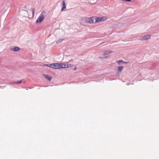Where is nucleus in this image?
Segmentation results:
<instances>
[{"label": "nucleus", "mask_w": 159, "mask_h": 159, "mask_svg": "<svg viewBox=\"0 0 159 159\" xmlns=\"http://www.w3.org/2000/svg\"><path fill=\"white\" fill-rule=\"evenodd\" d=\"M73 66V65L71 64L55 63L51 64L50 66L51 68L53 69H61L69 68Z\"/></svg>", "instance_id": "obj_1"}, {"label": "nucleus", "mask_w": 159, "mask_h": 159, "mask_svg": "<svg viewBox=\"0 0 159 159\" xmlns=\"http://www.w3.org/2000/svg\"><path fill=\"white\" fill-rule=\"evenodd\" d=\"M46 13L44 11H43L36 21L37 23H40L44 19Z\"/></svg>", "instance_id": "obj_2"}, {"label": "nucleus", "mask_w": 159, "mask_h": 159, "mask_svg": "<svg viewBox=\"0 0 159 159\" xmlns=\"http://www.w3.org/2000/svg\"><path fill=\"white\" fill-rule=\"evenodd\" d=\"M94 21V17H93L87 18L86 20V22L88 23L93 24Z\"/></svg>", "instance_id": "obj_3"}, {"label": "nucleus", "mask_w": 159, "mask_h": 159, "mask_svg": "<svg viewBox=\"0 0 159 159\" xmlns=\"http://www.w3.org/2000/svg\"><path fill=\"white\" fill-rule=\"evenodd\" d=\"M35 9L34 8H32L31 9V11L32 12V13H31V12H30V14L28 13V15L29 16V18H32L34 17V14L35 12Z\"/></svg>", "instance_id": "obj_4"}, {"label": "nucleus", "mask_w": 159, "mask_h": 159, "mask_svg": "<svg viewBox=\"0 0 159 159\" xmlns=\"http://www.w3.org/2000/svg\"><path fill=\"white\" fill-rule=\"evenodd\" d=\"M151 36L149 35H148L141 38V40H147L149 39L150 38Z\"/></svg>", "instance_id": "obj_5"}, {"label": "nucleus", "mask_w": 159, "mask_h": 159, "mask_svg": "<svg viewBox=\"0 0 159 159\" xmlns=\"http://www.w3.org/2000/svg\"><path fill=\"white\" fill-rule=\"evenodd\" d=\"M61 3L62 4V7L61 9V11H66V6L64 1H63Z\"/></svg>", "instance_id": "obj_6"}, {"label": "nucleus", "mask_w": 159, "mask_h": 159, "mask_svg": "<svg viewBox=\"0 0 159 159\" xmlns=\"http://www.w3.org/2000/svg\"><path fill=\"white\" fill-rule=\"evenodd\" d=\"M14 51H19L20 49V48L17 47H15L13 49H11Z\"/></svg>", "instance_id": "obj_7"}, {"label": "nucleus", "mask_w": 159, "mask_h": 159, "mask_svg": "<svg viewBox=\"0 0 159 159\" xmlns=\"http://www.w3.org/2000/svg\"><path fill=\"white\" fill-rule=\"evenodd\" d=\"M123 66H119L117 70V72L118 73H120L121 71L123 70Z\"/></svg>", "instance_id": "obj_8"}, {"label": "nucleus", "mask_w": 159, "mask_h": 159, "mask_svg": "<svg viewBox=\"0 0 159 159\" xmlns=\"http://www.w3.org/2000/svg\"><path fill=\"white\" fill-rule=\"evenodd\" d=\"M44 76L49 81H50L51 80L52 78L51 77H50L47 75H44Z\"/></svg>", "instance_id": "obj_9"}, {"label": "nucleus", "mask_w": 159, "mask_h": 159, "mask_svg": "<svg viewBox=\"0 0 159 159\" xmlns=\"http://www.w3.org/2000/svg\"><path fill=\"white\" fill-rule=\"evenodd\" d=\"M101 19V17H96L95 18V22H97L100 21H101L102 20Z\"/></svg>", "instance_id": "obj_10"}, {"label": "nucleus", "mask_w": 159, "mask_h": 159, "mask_svg": "<svg viewBox=\"0 0 159 159\" xmlns=\"http://www.w3.org/2000/svg\"><path fill=\"white\" fill-rule=\"evenodd\" d=\"M112 52V51L111 50H109L108 51H107L106 52H105V54L106 55H107Z\"/></svg>", "instance_id": "obj_11"}, {"label": "nucleus", "mask_w": 159, "mask_h": 159, "mask_svg": "<svg viewBox=\"0 0 159 159\" xmlns=\"http://www.w3.org/2000/svg\"><path fill=\"white\" fill-rule=\"evenodd\" d=\"M101 20H102L101 21H104L107 20V18L106 17H101Z\"/></svg>", "instance_id": "obj_12"}, {"label": "nucleus", "mask_w": 159, "mask_h": 159, "mask_svg": "<svg viewBox=\"0 0 159 159\" xmlns=\"http://www.w3.org/2000/svg\"><path fill=\"white\" fill-rule=\"evenodd\" d=\"M22 82V81L21 80V81H18V82H14L13 83L14 84H21Z\"/></svg>", "instance_id": "obj_13"}, {"label": "nucleus", "mask_w": 159, "mask_h": 159, "mask_svg": "<svg viewBox=\"0 0 159 159\" xmlns=\"http://www.w3.org/2000/svg\"><path fill=\"white\" fill-rule=\"evenodd\" d=\"M117 62L118 64H120V63L121 62H124V61H122V60H119L117 61Z\"/></svg>", "instance_id": "obj_14"}, {"label": "nucleus", "mask_w": 159, "mask_h": 159, "mask_svg": "<svg viewBox=\"0 0 159 159\" xmlns=\"http://www.w3.org/2000/svg\"><path fill=\"white\" fill-rule=\"evenodd\" d=\"M62 41V40H57V41L56 42V43H61Z\"/></svg>", "instance_id": "obj_15"}, {"label": "nucleus", "mask_w": 159, "mask_h": 159, "mask_svg": "<svg viewBox=\"0 0 159 159\" xmlns=\"http://www.w3.org/2000/svg\"><path fill=\"white\" fill-rule=\"evenodd\" d=\"M51 65V64H46V65H44V66H48L49 67H50V65Z\"/></svg>", "instance_id": "obj_16"}, {"label": "nucleus", "mask_w": 159, "mask_h": 159, "mask_svg": "<svg viewBox=\"0 0 159 159\" xmlns=\"http://www.w3.org/2000/svg\"><path fill=\"white\" fill-rule=\"evenodd\" d=\"M122 1H125L130 2L131 0H122Z\"/></svg>", "instance_id": "obj_17"}, {"label": "nucleus", "mask_w": 159, "mask_h": 159, "mask_svg": "<svg viewBox=\"0 0 159 159\" xmlns=\"http://www.w3.org/2000/svg\"><path fill=\"white\" fill-rule=\"evenodd\" d=\"M74 70H76V67H75V68H74Z\"/></svg>", "instance_id": "obj_18"}]
</instances>
